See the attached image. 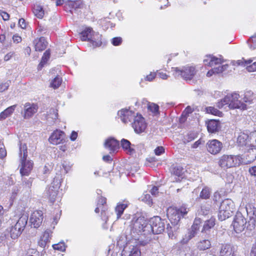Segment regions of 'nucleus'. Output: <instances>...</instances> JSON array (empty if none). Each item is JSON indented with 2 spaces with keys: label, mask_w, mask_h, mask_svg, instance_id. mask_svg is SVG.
Here are the masks:
<instances>
[{
  "label": "nucleus",
  "mask_w": 256,
  "mask_h": 256,
  "mask_svg": "<svg viewBox=\"0 0 256 256\" xmlns=\"http://www.w3.org/2000/svg\"><path fill=\"white\" fill-rule=\"evenodd\" d=\"M44 219L43 212L41 210L34 212L30 215V222L31 226L38 228L42 224Z\"/></svg>",
  "instance_id": "2eb2a0df"
},
{
  "label": "nucleus",
  "mask_w": 256,
  "mask_h": 256,
  "mask_svg": "<svg viewBox=\"0 0 256 256\" xmlns=\"http://www.w3.org/2000/svg\"><path fill=\"white\" fill-rule=\"evenodd\" d=\"M196 247L200 250H205L211 247V242L208 240H200L197 242Z\"/></svg>",
  "instance_id": "c85d7f7f"
},
{
  "label": "nucleus",
  "mask_w": 256,
  "mask_h": 256,
  "mask_svg": "<svg viewBox=\"0 0 256 256\" xmlns=\"http://www.w3.org/2000/svg\"><path fill=\"white\" fill-rule=\"evenodd\" d=\"M10 82H6L0 84V92L7 90L10 86Z\"/></svg>",
  "instance_id": "4d7b16f0"
},
{
  "label": "nucleus",
  "mask_w": 256,
  "mask_h": 256,
  "mask_svg": "<svg viewBox=\"0 0 256 256\" xmlns=\"http://www.w3.org/2000/svg\"><path fill=\"white\" fill-rule=\"evenodd\" d=\"M222 146V143L217 140H210L206 144L207 150L213 155L220 153Z\"/></svg>",
  "instance_id": "4468645a"
},
{
  "label": "nucleus",
  "mask_w": 256,
  "mask_h": 256,
  "mask_svg": "<svg viewBox=\"0 0 256 256\" xmlns=\"http://www.w3.org/2000/svg\"><path fill=\"white\" fill-rule=\"evenodd\" d=\"M129 204L130 202L126 200H124L122 202H120L117 203L114 208L115 212L116 215V220H119L121 218L124 210L128 208Z\"/></svg>",
  "instance_id": "a211bd4d"
},
{
  "label": "nucleus",
  "mask_w": 256,
  "mask_h": 256,
  "mask_svg": "<svg viewBox=\"0 0 256 256\" xmlns=\"http://www.w3.org/2000/svg\"><path fill=\"white\" fill-rule=\"evenodd\" d=\"M220 128V122L214 120H211L207 123V128L210 132L214 133Z\"/></svg>",
  "instance_id": "a878e982"
},
{
  "label": "nucleus",
  "mask_w": 256,
  "mask_h": 256,
  "mask_svg": "<svg viewBox=\"0 0 256 256\" xmlns=\"http://www.w3.org/2000/svg\"><path fill=\"white\" fill-rule=\"evenodd\" d=\"M122 38L121 37H116L112 39V44L114 46L120 45L122 42Z\"/></svg>",
  "instance_id": "864d4df0"
},
{
  "label": "nucleus",
  "mask_w": 256,
  "mask_h": 256,
  "mask_svg": "<svg viewBox=\"0 0 256 256\" xmlns=\"http://www.w3.org/2000/svg\"><path fill=\"white\" fill-rule=\"evenodd\" d=\"M22 232V230L20 228H16L15 224L14 226H12L10 231V236L12 239L16 238L19 236L20 235Z\"/></svg>",
  "instance_id": "c9c22d12"
},
{
  "label": "nucleus",
  "mask_w": 256,
  "mask_h": 256,
  "mask_svg": "<svg viewBox=\"0 0 256 256\" xmlns=\"http://www.w3.org/2000/svg\"><path fill=\"white\" fill-rule=\"evenodd\" d=\"M35 50L36 51H42L44 50L48 45V42L46 41L44 37L36 38L34 40Z\"/></svg>",
  "instance_id": "4be33fe9"
},
{
  "label": "nucleus",
  "mask_w": 256,
  "mask_h": 256,
  "mask_svg": "<svg viewBox=\"0 0 256 256\" xmlns=\"http://www.w3.org/2000/svg\"><path fill=\"white\" fill-rule=\"evenodd\" d=\"M246 224V218L239 212L235 216L232 225L236 232L240 233L244 230Z\"/></svg>",
  "instance_id": "9b49d317"
},
{
  "label": "nucleus",
  "mask_w": 256,
  "mask_h": 256,
  "mask_svg": "<svg viewBox=\"0 0 256 256\" xmlns=\"http://www.w3.org/2000/svg\"><path fill=\"white\" fill-rule=\"evenodd\" d=\"M210 190L208 188L205 187L201 191L200 197L202 199H208L210 196Z\"/></svg>",
  "instance_id": "ea45409f"
},
{
  "label": "nucleus",
  "mask_w": 256,
  "mask_h": 256,
  "mask_svg": "<svg viewBox=\"0 0 256 256\" xmlns=\"http://www.w3.org/2000/svg\"><path fill=\"white\" fill-rule=\"evenodd\" d=\"M132 230L134 233L138 234L146 235L148 234V232L146 230V227L149 226V224L147 220L143 216L136 218L134 216L132 220Z\"/></svg>",
  "instance_id": "423d86ee"
},
{
  "label": "nucleus",
  "mask_w": 256,
  "mask_h": 256,
  "mask_svg": "<svg viewBox=\"0 0 256 256\" xmlns=\"http://www.w3.org/2000/svg\"><path fill=\"white\" fill-rule=\"evenodd\" d=\"M64 133L60 130H56L52 132L48 140L52 144H58L64 140Z\"/></svg>",
  "instance_id": "f3484780"
},
{
  "label": "nucleus",
  "mask_w": 256,
  "mask_h": 256,
  "mask_svg": "<svg viewBox=\"0 0 256 256\" xmlns=\"http://www.w3.org/2000/svg\"><path fill=\"white\" fill-rule=\"evenodd\" d=\"M70 5L74 9L80 8L82 6V2L80 0L70 2Z\"/></svg>",
  "instance_id": "a18cd8bd"
},
{
  "label": "nucleus",
  "mask_w": 256,
  "mask_h": 256,
  "mask_svg": "<svg viewBox=\"0 0 256 256\" xmlns=\"http://www.w3.org/2000/svg\"><path fill=\"white\" fill-rule=\"evenodd\" d=\"M182 245L180 242L176 246L178 247V253L180 256H195L194 250H192L188 246Z\"/></svg>",
  "instance_id": "aec40b11"
},
{
  "label": "nucleus",
  "mask_w": 256,
  "mask_h": 256,
  "mask_svg": "<svg viewBox=\"0 0 256 256\" xmlns=\"http://www.w3.org/2000/svg\"><path fill=\"white\" fill-rule=\"evenodd\" d=\"M19 156L21 164L20 173L22 176H28L32 170L33 162L30 160H26L28 151L26 144L20 143Z\"/></svg>",
  "instance_id": "f257e3e1"
},
{
  "label": "nucleus",
  "mask_w": 256,
  "mask_h": 256,
  "mask_svg": "<svg viewBox=\"0 0 256 256\" xmlns=\"http://www.w3.org/2000/svg\"><path fill=\"white\" fill-rule=\"evenodd\" d=\"M228 105V102H227V100H225V97L222 99L220 101L218 102L217 104V106L220 108H222L225 105Z\"/></svg>",
  "instance_id": "bf43d9fd"
},
{
  "label": "nucleus",
  "mask_w": 256,
  "mask_h": 256,
  "mask_svg": "<svg viewBox=\"0 0 256 256\" xmlns=\"http://www.w3.org/2000/svg\"><path fill=\"white\" fill-rule=\"evenodd\" d=\"M127 256H140V252L138 248L134 246Z\"/></svg>",
  "instance_id": "49530a36"
},
{
  "label": "nucleus",
  "mask_w": 256,
  "mask_h": 256,
  "mask_svg": "<svg viewBox=\"0 0 256 256\" xmlns=\"http://www.w3.org/2000/svg\"><path fill=\"white\" fill-rule=\"evenodd\" d=\"M240 95L236 92L228 94L225 96V100L228 102V107L230 108L246 109V104L240 100Z\"/></svg>",
  "instance_id": "6e6552de"
},
{
  "label": "nucleus",
  "mask_w": 256,
  "mask_h": 256,
  "mask_svg": "<svg viewBox=\"0 0 256 256\" xmlns=\"http://www.w3.org/2000/svg\"><path fill=\"white\" fill-rule=\"evenodd\" d=\"M94 32L92 28H86L80 33L81 40L82 41L88 40L89 42Z\"/></svg>",
  "instance_id": "bb28decb"
},
{
  "label": "nucleus",
  "mask_w": 256,
  "mask_h": 256,
  "mask_svg": "<svg viewBox=\"0 0 256 256\" xmlns=\"http://www.w3.org/2000/svg\"><path fill=\"white\" fill-rule=\"evenodd\" d=\"M50 232L48 230L45 231L43 236L40 238L42 240H44L46 242H49Z\"/></svg>",
  "instance_id": "69168bd1"
},
{
  "label": "nucleus",
  "mask_w": 256,
  "mask_h": 256,
  "mask_svg": "<svg viewBox=\"0 0 256 256\" xmlns=\"http://www.w3.org/2000/svg\"><path fill=\"white\" fill-rule=\"evenodd\" d=\"M174 70V75L176 78H182L186 80H190L196 74L197 70L192 66L183 67L182 69L178 68H172Z\"/></svg>",
  "instance_id": "0eeeda50"
},
{
  "label": "nucleus",
  "mask_w": 256,
  "mask_h": 256,
  "mask_svg": "<svg viewBox=\"0 0 256 256\" xmlns=\"http://www.w3.org/2000/svg\"><path fill=\"white\" fill-rule=\"evenodd\" d=\"M219 256H234V251L230 245L222 246Z\"/></svg>",
  "instance_id": "7c9ffc66"
},
{
  "label": "nucleus",
  "mask_w": 256,
  "mask_h": 256,
  "mask_svg": "<svg viewBox=\"0 0 256 256\" xmlns=\"http://www.w3.org/2000/svg\"><path fill=\"white\" fill-rule=\"evenodd\" d=\"M106 203V198L104 197L101 196L99 198L98 202V206L100 207L102 206V208L104 209V208L103 206L104 204Z\"/></svg>",
  "instance_id": "e2e57ef3"
},
{
  "label": "nucleus",
  "mask_w": 256,
  "mask_h": 256,
  "mask_svg": "<svg viewBox=\"0 0 256 256\" xmlns=\"http://www.w3.org/2000/svg\"><path fill=\"white\" fill-rule=\"evenodd\" d=\"M28 220V217L26 215L22 216L18 220L16 223V228H20L22 230L24 228H25L26 224H27Z\"/></svg>",
  "instance_id": "72a5a7b5"
},
{
  "label": "nucleus",
  "mask_w": 256,
  "mask_h": 256,
  "mask_svg": "<svg viewBox=\"0 0 256 256\" xmlns=\"http://www.w3.org/2000/svg\"><path fill=\"white\" fill-rule=\"evenodd\" d=\"M256 102V94H254L252 91H246L243 98L244 104H246V106Z\"/></svg>",
  "instance_id": "393cba45"
},
{
  "label": "nucleus",
  "mask_w": 256,
  "mask_h": 256,
  "mask_svg": "<svg viewBox=\"0 0 256 256\" xmlns=\"http://www.w3.org/2000/svg\"><path fill=\"white\" fill-rule=\"evenodd\" d=\"M32 182V178H29L26 180V178L23 179V186L26 188H30Z\"/></svg>",
  "instance_id": "3c124183"
},
{
  "label": "nucleus",
  "mask_w": 256,
  "mask_h": 256,
  "mask_svg": "<svg viewBox=\"0 0 256 256\" xmlns=\"http://www.w3.org/2000/svg\"><path fill=\"white\" fill-rule=\"evenodd\" d=\"M252 138L256 144H251L247 146L248 148V152H254V157L256 158V130L252 134Z\"/></svg>",
  "instance_id": "e433bc0d"
},
{
  "label": "nucleus",
  "mask_w": 256,
  "mask_h": 256,
  "mask_svg": "<svg viewBox=\"0 0 256 256\" xmlns=\"http://www.w3.org/2000/svg\"><path fill=\"white\" fill-rule=\"evenodd\" d=\"M215 222L216 219L214 217H211L209 220H206L204 224L202 232H206L212 228L216 224Z\"/></svg>",
  "instance_id": "cd10ccee"
},
{
  "label": "nucleus",
  "mask_w": 256,
  "mask_h": 256,
  "mask_svg": "<svg viewBox=\"0 0 256 256\" xmlns=\"http://www.w3.org/2000/svg\"><path fill=\"white\" fill-rule=\"evenodd\" d=\"M250 40L253 43V44L250 45V47L252 49L254 50L256 47V34L252 36Z\"/></svg>",
  "instance_id": "338daca9"
},
{
  "label": "nucleus",
  "mask_w": 256,
  "mask_h": 256,
  "mask_svg": "<svg viewBox=\"0 0 256 256\" xmlns=\"http://www.w3.org/2000/svg\"><path fill=\"white\" fill-rule=\"evenodd\" d=\"M136 113L126 108H122L118 112V116L122 122L127 124L134 120Z\"/></svg>",
  "instance_id": "ddd939ff"
},
{
  "label": "nucleus",
  "mask_w": 256,
  "mask_h": 256,
  "mask_svg": "<svg viewBox=\"0 0 256 256\" xmlns=\"http://www.w3.org/2000/svg\"><path fill=\"white\" fill-rule=\"evenodd\" d=\"M34 14L40 18H42L44 15V10L40 6H34Z\"/></svg>",
  "instance_id": "58836bf2"
},
{
  "label": "nucleus",
  "mask_w": 256,
  "mask_h": 256,
  "mask_svg": "<svg viewBox=\"0 0 256 256\" xmlns=\"http://www.w3.org/2000/svg\"><path fill=\"white\" fill-rule=\"evenodd\" d=\"M228 64L219 66L217 67L214 68L216 74L222 73L228 68Z\"/></svg>",
  "instance_id": "c03bdc74"
},
{
  "label": "nucleus",
  "mask_w": 256,
  "mask_h": 256,
  "mask_svg": "<svg viewBox=\"0 0 256 256\" xmlns=\"http://www.w3.org/2000/svg\"><path fill=\"white\" fill-rule=\"evenodd\" d=\"M88 42L90 46L93 48L100 46L102 44V36L98 32H93V34Z\"/></svg>",
  "instance_id": "b1692460"
},
{
  "label": "nucleus",
  "mask_w": 256,
  "mask_h": 256,
  "mask_svg": "<svg viewBox=\"0 0 256 256\" xmlns=\"http://www.w3.org/2000/svg\"><path fill=\"white\" fill-rule=\"evenodd\" d=\"M16 107V104L12 106L6 108L0 114V120H4L7 117L10 116L14 112Z\"/></svg>",
  "instance_id": "2f4dec72"
},
{
  "label": "nucleus",
  "mask_w": 256,
  "mask_h": 256,
  "mask_svg": "<svg viewBox=\"0 0 256 256\" xmlns=\"http://www.w3.org/2000/svg\"><path fill=\"white\" fill-rule=\"evenodd\" d=\"M121 146L124 149L130 152V154H132L134 152V149L130 146L131 144L130 142L126 139L123 138L121 140Z\"/></svg>",
  "instance_id": "f704fd0d"
},
{
  "label": "nucleus",
  "mask_w": 256,
  "mask_h": 256,
  "mask_svg": "<svg viewBox=\"0 0 256 256\" xmlns=\"http://www.w3.org/2000/svg\"><path fill=\"white\" fill-rule=\"evenodd\" d=\"M132 128L136 134L143 132L147 126V124L142 114L136 113V115L131 124Z\"/></svg>",
  "instance_id": "9d476101"
},
{
  "label": "nucleus",
  "mask_w": 256,
  "mask_h": 256,
  "mask_svg": "<svg viewBox=\"0 0 256 256\" xmlns=\"http://www.w3.org/2000/svg\"><path fill=\"white\" fill-rule=\"evenodd\" d=\"M72 164L70 162L64 161L62 163V168L64 170L66 173L70 170Z\"/></svg>",
  "instance_id": "603ef678"
},
{
  "label": "nucleus",
  "mask_w": 256,
  "mask_h": 256,
  "mask_svg": "<svg viewBox=\"0 0 256 256\" xmlns=\"http://www.w3.org/2000/svg\"><path fill=\"white\" fill-rule=\"evenodd\" d=\"M62 82V78L59 76H56L50 82V86L54 89L57 88L61 84Z\"/></svg>",
  "instance_id": "37998d69"
},
{
  "label": "nucleus",
  "mask_w": 256,
  "mask_h": 256,
  "mask_svg": "<svg viewBox=\"0 0 256 256\" xmlns=\"http://www.w3.org/2000/svg\"><path fill=\"white\" fill-rule=\"evenodd\" d=\"M104 145L106 148L109 149L110 153L114 152L119 148V142L113 138L108 139Z\"/></svg>",
  "instance_id": "5701e85b"
},
{
  "label": "nucleus",
  "mask_w": 256,
  "mask_h": 256,
  "mask_svg": "<svg viewBox=\"0 0 256 256\" xmlns=\"http://www.w3.org/2000/svg\"><path fill=\"white\" fill-rule=\"evenodd\" d=\"M18 189L17 187L15 186L13 188H12V195H11V196H10V200L12 201V202H13L14 200L16 198V196H17V194L18 193Z\"/></svg>",
  "instance_id": "13d9d810"
},
{
  "label": "nucleus",
  "mask_w": 256,
  "mask_h": 256,
  "mask_svg": "<svg viewBox=\"0 0 256 256\" xmlns=\"http://www.w3.org/2000/svg\"><path fill=\"white\" fill-rule=\"evenodd\" d=\"M228 105V102H227V100H225V97L222 99L220 101L218 102L217 104V106L220 108H222L225 105Z\"/></svg>",
  "instance_id": "052dcab7"
},
{
  "label": "nucleus",
  "mask_w": 256,
  "mask_h": 256,
  "mask_svg": "<svg viewBox=\"0 0 256 256\" xmlns=\"http://www.w3.org/2000/svg\"><path fill=\"white\" fill-rule=\"evenodd\" d=\"M198 227H194V226H191L190 228L188 230V232L184 236V237L180 240V243L182 244H187L192 238H194L198 233L199 231Z\"/></svg>",
  "instance_id": "6ab92c4d"
},
{
  "label": "nucleus",
  "mask_w": 256,
  "mask_h": 256,
  "mask_svg": "<svg viewBox=\"0 0 256 256\" xmlns=\"http://www.w3.org/2000/svg\"><path fill=\"white\" fill-rule=\"evenodd\" d=\"M101 218L103 221L106 222L108 220L110 216V212L108 211H106L104 209L101 208Z\"/></svg>",
  "instance_id": "09e8293b"
},
{
  "label": "nucleus",
  "mask_w": 256,
  "mask_h": 256,
  "mask_svg": "<svg viewBox=\"0 0 256 256\" xmlns=\"http://www.w3.org/2000/svg\"><path fill=\"white\" fill-rule=\"evenodd\" d=\"M188 210L186 206L180 208L169 207L167 209V216L174 225L178 224L180 218L188 214Z\"/></svg>",
  "instance_id": "f03ea898"
},
{
  "label": "nucleus",
  "mask_w": 256,
  "mask_h": 256,
  "mask_svg": "<svg viewBox=\"0 0 256 256\" xmlns=\"http://www.w3.org/2000/svg\"><path fill=\"white\" fill-rule=\"evenodd\" d=\"M52 247L54 250L62 252H64L66 250V246L64 242H60L58 244H54Z\"/></svg>",
  "instance_id": "8fccbe9b"
},
{
  "label": "nucleus",
  "mask_w": 256,
  "mask_h": 256,
  "mask_svg": "<svg viewBox=\"0 0 256 256\" xmlns=\"http://www.w3.org/2000/svg\"><path fill=\"white\" fill-rule=\"evenodd\" d=\"M248 172L251 176H256V166L250 167L249 168Z\"/></svg>",
  "instance_id": "774afa93"
},
{
  "label": "nucleus",
  "mask_w": 256,
  "mask_h": 256,
  "mask_svg": "<svg viewBox=\"0 0 256 256\" xmlns=\"http://www.w3.org/2000/svg\"><path fill=\"white\" fill-rule=\"evenodd\" d=\"M38 105L34 103L26 102L24 105L23 111L22 112L24 119H29L38 111Z\"/></svg>",
  "instance_id": "f8f14e48"
},
{
  "label": "nucleus",
  "mask_w": 256,
  "mask_h": 256,
  "mask_svg": "<svg viewBox=\"0 0 256 256\" xmlns=\"http://www.w3.org/2000/svg\"><path fill=\"white\" fill-rule=\"evenodd\" d=\"M248 136V134L240 132L238 137L237 142L240 146H246Z\"/></svg>",
  "instance_id": "473e14b6"
},
{
  "label": "nucleus",
  "mask_w": 256,
  "mask_h": 256,
  "mask_svg": "<svg viewBox=\"0 0 256 256\" xmlns=\"http://www.w3.org/2000/svg\"><path fill=\"white\" fill-rule=\"evenodd\" d=\"M146 228L148 234L152 232L155 234H161L164 230V220H162L160 216H154L150 218L149 226Z\"/></svg>",
  "instance_id": "20e7f679"
},
{
  "label": "nucleus",
  "mask_w": 256,
  "mask_h": 256,
  "mask_svg": "<svg viewBox=\"0 0 256 256\" xmlns=\"http://www.w3.org/2000/svg\"><path fill=\"white\" fill-rule=\"evenodd\" d=\"M240 163V156L234 155L224 154L221 156L218 162V166L224 169L234 167Z\"/></svg>",
  "instance_id": "39448f33"
},
{
  "label": "nucleus",
  "mask_w": 256,
  "mask_h": 256,
  "mask_svg": "<svg viewBox=\"0 0 256 256\" xmlns=\"http://www.w3.org/2000/svg\"><path fill=\"white\" fill-rule=\"evenodd\" d=\"M256 226V220L254 218H252L248 222V224L247 226V228L250 230H252Z\"/></svg>",
  "instance_id": "5fc2aeb1"
},
{
  "label": "nucleus",
  "mask_w": 256,
  "mask_h": 256,
  "mask_svg": "<svg viewBox=\"0 0 256 256\" xmlns=\"http://www.w3.org/2000/svg\"><path fill=\"white\" fill-rule=\"evenodd\" d=\"M164 152V149L162 146H158L154 150L155 154L160 156Z\"/></svg>",
  "instance_id": "0e129e2a"
},
{
  "label": "nucleus",
  "mask_w": 256,
  "mask_h": 256,
  "mask_svg": "<svg viewBox=\"0 0 256 256\" xmlns=\"http://www.w3.org/2000/svg\"><path fill=\"white\" fill-rule=\"evenodd\" d=\"M148 109L154 115H157L159 114V106L158 104L154 103L148 102Z\"/></svg>",
  "instance_id": "a19ab883"
},
{
  "label": "nucleus",
  "mask_w": 256,
  "mask_h": 256,
  "mask_svg": "<svg viewBox=\"0 0 256 256\" xmlns=\"http://www.w3.org/2000/svg\"><path fill=\"white\" fill-rule=\"evenodd\" d=\"M206 112L208 114H211L218 116H222V113L214 107L208 106L206 108Z\"/></svg>",
  "instance_id": "79ce46f5"
},
{
  "label": "nucleus",
  "mask_w": 256,
  "mask_h": 256,
  "mask_svg": "<svg viewBox=\"0 0 256 256\" xmlns=\"http://www.w3.org/2000/svg\"><path fill=\"white\" fill-rule=\"evenodd\" d=\"M60 187V182L57 179H54V182L50 186L46 188L44 194L46 198H48L50 201L53 203L55 202L58 192V190Z\"/></svg>",
  "instance_id": "1a4fd4ad"
},
{
  "label": "nucleus",
  "mask_w": 256,
  "mask_h": 256,
  "mask_svg": "<svg viewBox=\"0 0 256 256\" xmlns=\"http://www.w3.org/2000/svg\"><path fill=\"white\" fill-rule=\"evenodd\" d=\"M252 61L253 60L252 59H250L246 60L242 58L241 60L234 61L233 62V64L246 66V68L248 72H252L256 71V62H254L252 64H250Z\"/></svg>",
  "instance_id": "dca6fc26"
},
{
  "label": "nucleus",
  "mask_w": 256,
  "mask_h": 256,
  "mask_svg": "<svg viewBox=\"0 0 256 256\" xmlns=\"http://www.w3.org/2000/svg\"><path fill=\"white\" fill-rule=\"evenodd\" d=\"M172 173L174 176L178 177V178H175L174 181L179 182L180 180V179L183 178L184 170L180 166H176L174 168Z\"/></svg>",
  "instance_id": "c756f323"
},
{
  "label": "nucleus",
  "mask_w": 256,
  "mask_h": 256,
  "mask_svg": "<svg viewBox=\"0 0 256 256\" xmlns=\"http://www.w3.org/2000/svg\"><path fill=\"white\" fill-rule=\"evenodd\" d=\"M50 50H46L42 58L41 62L40 64H38V68L41 69L44 66V64L47 62L50 57Z\"/></svg>",
  "instance_id": "4c0bfd02"
},
{
  "label": "nucleus",
  "mask_w": 256,
  "mask_h": 256,
  "mask_svg": "<svg viewBox=\"0 0 256 256\" xmlns=\"http://www.w3.org/2000/svg\"><path fill=\"white\" fill-rule=\"evenodd\" d=\"M234 210L233 201L229 198L224 200L219 208L218 218L220 220H225L230 217Z\"/></svg>",
  "instance_id": "7ed1b4c3"
},
{
  "label": "nucleus",
  "mask_w": 256,
  "mask_h": 256,
  "mask_svg": "<svg viewBox=\"0 0 256 256\" xmlns=\"http://www.w3.org/2000/svg\"><path fill=\"white\" fill-rule=\"evenodd\" d=\"M156 76V72H150L148 75L146 76L144 78V80L149 81V82H152Z\"/></svg>",
  "instance_id": "680f3d73"
},
{
  "label": "nucleus",
  "mask_w": 256,
  "mask_h": 256,
  "mask_svg": "<svg viewBox=\"0 0 256 256\" xmlns=\"http://www.w3.org/2000/svg\"><path fill=\"white\" fill-rule=\"evenodd\" d=\"M223 60L220 58H216L213 56H206V58L204 60L205 65L210 67L222 64Z\"/></svg>",
  "instance_id": "412c9836"
},
{
  "label": "nucleus",
  "mask_w": 256,
  "mask_h": 256,
  "mask_svg": "<svg viewBox=\"0 0 256 256\" xmlns=\"http://www.w3.org/2000/svg\"><path fill=\"white\" fill-rule=\"evenodd\" d=\"M193 111L194 110L190 106H188L182 112V117L186 118L188 115L190 114H191Z\"/></svg>",
  "instance_id": "6e6d98bb"
},
{
  "label": "nucleus",
  "mask_w": 256,
  "mask_h": 256,
  "mask_svg": "<svg viewBox=\"0 0 256 256\" xmlns=\"http://www.w3.org/2000/svg\"><path fill=\"white\" fill-rule=\"evenodd\" d=\"M142 200L146 202L149 206H151L152 204V199L149 194H144L142 196Z\"/></svg>",
  "instance_id": "de8ad7c7"
}]
</instances>
